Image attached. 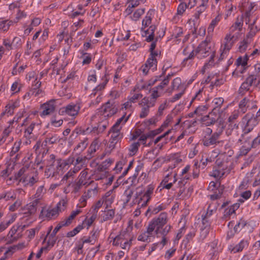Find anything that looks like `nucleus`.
Wrapping results in <instances>:
<instances>
[{
    "label": "nucleus",
    "mask_w": 260,
    "mask_h": 260,
    "mask_svg": "<svg viewBox=\"0 0 260 260\" xmlns=\"http://www.w3.org/2000/svg\"><path fill=\"white\" fill-rule=\"evenodd\" d=\"M197 56L199 59H202L211 54L210 60L205 63L202 69V72L204 74L205 70L214 64V58L215 56V51L214 50L213 45L211 42V37L207 36L206 39L202 41L196 49Z\"/></svg>",
    "instance_id": "1"
},
{
    "label": "nucleus",
    "mask_w": 260,
    "mask_h": 260,
    "mask_svg": "<svg viewBox=\"0 0 260 260\" xmlns=\"http://www.w3.org/2000/svg\"><path fill=\"white\" fill-rule=\"evenodd\" d=\"M67 203V200L66 199H62L57 204L54 208L46 209L45 207H43L41 211V215L49 219L54 218L57 217L59 212L66 209Z\"/></svg>",
    "instance_id": "2"
},
{
    "label": "nucleus",
    "mask_w": 260,
    "mask_h": 260,
    "mask_svg": "<svg viewBox=\"0 0 260 260\" xmlns=\"http://www.w3.org/2000/svg\"><path fill=\"white\" fill-rule=\"evenodd\" d=\"M48 149L43 148V151L40 155H38L35 160L36 166H39L40 169L45 167H53L55 161V155L47 154Z\"/></svg>",
    "instance_id": "3"
},
{
    "label": "nucleus",
    "mask_w": 260,
    "mask_h": 260,
    "mask_svg": "<svg viewBox=\"0 0 260 260\" xmlns=\"http://www.w3.org/2000/svg\"><path fill=\"white\" fill-rule=\"evenodd\" d=\"M242 122L244 124V127L243 131V134L241 137L244 138L247 134L251 132L254 127L257 125L259 120L257 117L255 116L254 114L248 113L242 118Z\"/></svg>",
    "instance_id": "4"
},
{
    "label": "nucleus",
    "mask_w": 260,
    "mask_h": 260,
    "mask_svg": "<svg viewBox=\"0 0 260 260\" xmlns=\"http://www.w3.org/2000/svg\"><path fill=\"white\" fill-rule=\"evenodd\" d=\"M260 83V78L257 74H251L246 78L240 87L238 92L241 96L250 90L252 86H257Z\"/></svg>",
    "instance_id": "5"
},
{
    "label": "nucleus",
    "mask_w": 260,
    "mask_h": 260,
    "mask_svg": "<svg viewBox=\"0 0 260 260\" xmlns=\"http://www.w3.org/2000/svg\"><path fill=\"white\" fill-rule=\"evenodd\" d=\"M225 127V124L222 123L221 121L219 122V126L216 129V132L214 133L211 135L209 136H205L203 139L202 142L204 146H210L214 145H216L219 143V139L223 130Z\"/></svg>",
    "instance_id": "6"
},
{
    "label": "nucleus",
    "mask_w": 260,
    "mask_h": 260,
    "mask_svg": "<svg viewBox=\"0 0 260 260\" xmlns=\"http://www.w3.org/2000/svg\"><path fill=\"white\" fill-rule=\"evenodd\" d=\"M80 108L81 107L79 103H72L60 108L59 114L61 115H67L76 117L78 115Z\"/></svg>",
    "instance_id": "7"
},
{
    "label": "nucleus",
    "mask_w": 260,
    "mask_h": 260,
    "mask_svg": "<svg viewBox=\"0 0 260 260\" xmlns=\"http://www.w3.org/2000/svg\"><path fill=\"white\" fill-rule=\"evenodd\" d=\"M220 121H221L222 123L224 124L223 118L221 115L212 114V112H210L208 115L203 117L201 119L202 124L205 126H210L216 123L218 127L219 126Z\"/></svg>",
    "instance_id": "8"
},
{
    "label": "nucleus",
    "mask_w": 260,
    "mask_h": 260,
    "mask_svg": "<svg viewBox=\"0 0 260 260\" xmlns=\"http://www.w3.org/2000/svg\"><path fill=\"white\" fill-rule=\"evenodd\" d=\"M168 215L166 212L161 213L158 217L153 218L148 223V225L155 231L162 229L167 223Z\"/></svg>",
    "instance_id": "9"
},
{
    "label": "nucleus",
    "mask_w": 260,
    "mask_h": 260,
    "mask_svg": "<svg viewBox=\"0 0 260 260\" xmlns=\"http://www.w3.org/2000/svg\"><path fill=\"white\" fill-rule=\"evenodd\" d=\"M117 105L114 101L109 100L102 108L103 116L109 117L116 114L118 110Z\"/></svg>",
    "instance_id": "10"
},
{
    "label": "nucleus",
    "mask_w": 260,
    "mask_h": 260,
    "mask_svg": "<svg viewBox=\"0 0 260 260\" xmlns=\"http://www.w3.org/2000/svg\"><path fill=\"white\" fill-rule=\"evenodd\" d=\"M154 186L152 184H149L146 188V190L142 197L138 201L139 206L145 207L150 201L153 192Z\"/></svg>",
    "instance_id": "11"
},
{
    "label": "nucleus",
    "mask_w": 260,
    "mask_h": 260,
    "mask_svg": "<svg viewBox=\"0 0 260 260\" xmlns=\"http://www.w3.org/2000/svg\"><path fill=\"white\" fill-rule=\"evenodd\" d=\"M139 105L142 107L140 114V117L141 118L146 117L149 114V109L155 105L154 102L149 101V98L147 97H144Z\"/></svg>",
    "instance_id": "12"
},
{
    "label": "nucleus",
    "mask_w": 260,
    "mask_h": 260,
    "mask_svg": "<svg viewBox=\"0 0 260 260\" xmlns=\"http://www.w3.org/2000/svg\"><path fill=\"white\" fill-rule=\"evenodd\" d=\"M234 36L231 34H228L224 38L223 46H221V50L222 52L220 55V58L223 59L227 53L232 48L234 44L233 39Z\"/></svg>",
    "instance_id": "13"
},
{
    "label": "nucleus",
    "mask_w": 260,
    "mask_h": 260,
    "mask_svg": "<svg viewBox=\"0 0 260 260\" xmlns=\"http://www.w3.org/2000/svg\"><path fill=\"white\" fill-rule=\"evenodd\" d=\"M223 102L224 99L222 98H216L213 99L212 102V110L211 112H212V114L221 115V116L222 117L223 113L226 109L225 108L221 109Z\"/></svg>",
    "instance_id": "14"
},
{
    "label": "nucleus",
    "mask_w": 260,
    "mask_h": 260,
    "mask_svg": "<svg viewBox=\"0 0 260 260\" xmlns=\"http://www.w3.org/2000/svg\"><path fill=\"white\" fill-rule=\"evenodd\" d=\"M55 101L51 100L48 102H46L42 105V108L43 111H42L40 115L47 116L53 113L55 110Z\"/></svg>",
    "instance_id": "15"
},
{
    "label": "nucleus",
    "mask_w": 260,
    "mask_h": 260,
    "mask_svg": "<svg viewBox=\"0 0 260 260\" xmlns=\"http://www.w3.org/2000/svg\"><path fill=\"white\" fill-rule=\"evenodd\" d=\"M242 139H239L238 140V143H240V145H243L241 147L239 150V155H246L249 151L251 150V148H253L252 146V143H251V141L249 140H245L243 142L244 139H245V137Z\"/></svg>",
    "instance_id": "16"
},
{
    "label": "nucleus",
    "mask_w": 260,
    "mask_h": 260,
    "mask_svg": "<svg viewBox=\"0 0 260 260\" xmlns=\"http://www.w3.org/2000/svg\"><path fill=\"white\" fill-rule=\"evenodd\" d=\"M121 129L112 127L109 131L111 134L110 140V147L114 146L123 137L120 133Z\"/></svg>",
    "instance_id": "17"
},
{
    "label": "nucleus",
    "mask_w": 260,
    "mask_h": 260,
    "mask_svg": "<svg viewBox=\"0 0 260 260\" xmlns=\"http://www.w3.org/2000/svg\"><path fill=\"white\" fill-rule=\"evenodd\" d=\"M153 232H154V231L152 228L148 225L146 231L143 232L138 236V240L143 242H150L151 237H153Z\"/></svg>",
    "instance_id": "18"
},
{
    "label": "nucleus",
    "mask_w": 260,
    "mask_h": 260,
    "mask_svg": "<svg viewBox=\"0 0 260 260\" xmlns=\"http://www.w3.org/2000/svg\"><path fill=\"white\" fill-rule=\"evenodd\" d=\"M40 204L39 203L34 200L32 202L26 205L23 209V213L26 216L34 214L37 209V206Z\"/></svg>",
    "instance_id": "19"
},
{
    "label": "nucleus",
    "mask_w": 260,
    "mask_h": 260,
    "mask_svg": "<svg viewBox=\"0 0 260 260\" xmlns=\"http://www.w3.org/2000/svg\"><path fill=\"white\" fill-rule=\"evenodd\" d=\"M130 237L129 234L126 231H122L118 235L114 238L113 241V245L119 246L120 244Z\"/></svg>",
    "instance_id": "20"
},
{
    "label": "nucleus",
    "mask_w": 260,
    "mask_h": 260,
    "mask_svg": "<svg viewBox=\"0 0 260 260\" xmlns=\"http://www.w3.org/2000/svg\"><path fill=\"white\" fill-rule=\"evenodd\" d=\"M154 13L153 10L150 9L148 11L142 22L141 31H143L145 29L146 27H148L151 23L152 18L154 15Z\"/></svg>",
    "instance_id": "21"
},
{
    "label": "nucleus",
    "mask_w": 260,
    "mask_h": 260,
    "mask_svg": "<svg viewBox=\"0 0 260 260\" xmlns=\"http://www.w3.org/2000/svg\"><path fill=\"white\" fill-rule=\"evenodd\" d=\"M248 246V242L246 240H242L238 244L235 246H230L229 248L231 252L236 253L237 252H241L243 249L245 247H247Z\"/></svg>",
    "instance_id": "22"
},
{
    "label": "nucleus",
    "mask_w": 260,
    "mask_h": 260,
    "mask_svg": "<svg viewBox=\"0 0 260 260\" xmlns=\"http://www.w3.org/2000/svg\"><path fill=\"white\" fill-rule=\"evenodd\" d=\"M253 102V98L252 95H250L249 98L245 97L242 100L239 105V108L241 111L244 113L246 111V109L250 107V104L252 103Z\"/></svg>",
    "instance_id": "23"
},
{
    "label": "nucleus",
    "mask_w": 260,
    "mask_h": 260,
    "mask_svg": "<svg viewBox=\"0 0 260 260\" xmlns=\"http://www.w3.org/2000/svg\"><path fill=\"white\" fill-rule=\"evenodd\" d=\"M46 192V190L44 188V185H41L37 189L36 193L34 195V200L41 204L44 196Z\"/></svg>",
    "instance_id": "24"
},
{
    "label": "nucleus",
    "mask_w": 260,
    "mask_h": 260,
    "mask_svg": "<svg viewBox=\"0 0 260 260\" xmlns=\"http://www.w3.org/2000/svg\"><path fill=\"white\" fill-rule=\"evenodd\" d=\"M12 127L8 126L3 131L2 136L0 138V145H3L5 142H6L7 139H9L8 142H11L13 140V138H9V135L12 132Z\"/></svg>",
    "instance_id": "25"
},
{
    "label": "nucleus",
    "mask_w": 260,
    "mask_h": 260,
    "mask_svg": "<svg viewBox=\"0 0 260 260\" xmlns=\"http://www.w3.org/2000/svg\"><path fill=\"white\" fill-rule=\"evenodd\" d=\"M146 0H131L125 10V13L127 15L131 14L133 11V8L137 7L140 3L144 4Z\"/></svg>",
    "instance_id": "26"
},
{
    "label": "nucleus",
    "mask_w": 260,
    "mask_h": 260,
    "mask_svg": "<svg viewBox=\"0 0 260 260\" xmlns=\"http://www.w3.org/2000/svg\"><path fill=\"white\" fill-rule=\"evenodd\" d=\"M102 80L103 81L102 83H100L93 89L90 95L91 96H94L98 92H101L105 88V86L108 81V79H107L106 74H105V75L102 77Z\"/></svg>",
    "instance_id": "27"
},
{
    "label": "nucleus",
    "mask_w": 260,
    "mask_h": 260,
    "mask_svg": "<svg viewBox=\"0 0 260 260\" xmlns=\"http://www.w3.org/2000/svg\"><path fill=\"white\" fill-rule=\"evenodd\" d=\"M36 126H39V124L33 122L31 123L24 131V137L28 140H35L34 135L32 133Z\"/></svg>",
    "instance_id": "28"
},
{
    "label": "nucleus",
    "mask_w": 260,
    "mask_h": 260,
    "mask_svg": "<svg viewBox=\"0 0 260 260\" xmlns=\"http://www.w3.org/2000/svg\"><path fill=\"white\" fill-rule=\"evenodd\" d=\"M240 207L239 203H235L230 206L224 210L223 217L225 218L230 217L231 215L234 214L235 211Z\"/></svg>",
    "instance_id": "29"
},
{
    "label": "nucleus",
    "mask_w": 260,
    "mask_h": 260,
    "mask_svg": "<svg viewBox=\"0 0 260 260\" xmlns=\"http://www.w3.org/2000/svg\"><path fill=\"white\" fill-rule=\"evenodd\" d=\"M160 91L156 86L151 88L149 90L151 94L149 98V101L154 102V104L155 105L157 99L161 95Z\"/></svg>",
    "instance_id": "30"
},
{
    "label": "nucleus",
    "mask_w": 260,
    "mask_h": 260,
    "mask_svg": "<svg viewBox=\"0 0 260 260\" xmlns=\"http://www.w3.org/2000/svg\"><path fill=\"white\" fill-rule=\"evenodd\" d=\"M187 48L186 47L184 49V50L183 51V54L184 55L187 56L183 59V60L182 62V66H184V67H185L186 66V64H187V63L188 61L193 59L194 58L195 56H197L196 49L192 50L191 51V52L190 53H189V54L188 53V52H187Z\"/></svg>",
    "instance_id": "31"
},
{
    "label": "nucleus",
    "mask_w": 260,
    "mask_h": 260,
    "mask_svg": "<svg viewBox=\"0 0 260 260\" xmlns=\"http://www.w3.org/2000/svg\"><path fill=\"white\" fill-rule=\"evenodd\" d=\"M248 60V56L245 55L244 57H239L236 60V64L238 67L241 66L243 68L242 71H240L241 73H243L246 69L247 65V61Z\"/></svg>",
    "instance_id": "32"
},
{
    "label": "nucleus",
    "mask_w": 260,
    "mask_h": 260,
    "mask_svg": "<svg viewBox=\"0 0 260 260\" xmlns=\"http://www.w3.org/2000/svg\"><path fill=\"white\" fill-rule=\"evenodd\" d=\"M239 116V112L237 110H235L228 118V122L230 123L229 126H231L232 129L238 128V125L234 123V121L238 118Z\"/></svg>",
    "instance_id": "33"
},
{
    "label": "nucleus",
    "mask_w": 260,
    "mask_h": 260,
    "mask_svg": "<svg viewBox=\"0 0 260 260\" xmlns=\"http://www.w3.org/2000/svg\"><path fill=\"white\" fill-rule=\"evenodd\" d=\"M253 170H252L251 172L247 174L246 176L243 179V181L239 185V189L243 190L248 187V184L251 181L250 178L252 177L253 174Z\"/></svg>",
    "instance_id": "34"
},
{
    "label": "nucleus",
    "mask_w": 260,
    "mask_h": 260,
    "mask_svg": "<svg viewBox=\"0 0 260 260\" xmlns=\"http://www.w3.org/2000/svg\"><path fill=\"white\" fill-rule=\"evenodd\" d=\"M58 141L59 138L57 135L49 134L43 141V144L44 145V147H46L47 144L52 145L56 143Z\"/></svg>",
    "instance_id": "35"
},
{
    "label": "nucleus",
    "mask_w": 260,
    "mask_h": 260,
    "mask_svg": "<svg viewBox=\"0 0 260 260\" xmlns=\"http://www.w3.org/2000/svg\"><path fill=\"white\" fill-rule=\"evenodd\" d=\"M81 212V210L80 209H77L75 211H73L69 217H68L66 219L62 220V221L64 223V225L68 226L71 224L73 220Z\"/></svg>",
    "instance_id": "36"
},
{
    "label": "nucleus",
    "mask_w": 260,
    "mask_h": 260,
    "mask_svg": "<svg viewBox=\"0 0 260 260\" xmlns=\"http://www.w3.org/2000/svg\"><path fill=\"white\" fill-rule=\"evenodd\" d=\"M208 7V5L201 4L198 6L195 10V12L193 14V17L196 20L199 19L201 15L205 11Z\"/></svg>",
    "instance_id": "37"
},
{
    "label": "nucleus",
    "mask_w": 260,
    "mask_h": 260,
    "mask_svg": "<svg viewBox=\"0 0 260 260\" xmlns=\"http://www.w3.org/2000/svg\"><path fill=\"white\" fill-rule=\"evenodd\" d=\"M243 26V20L237 19L236 22L230 28L229 34H232L236 30L241 31Z\"/></svg>",
    "instance_id": "38"
},
{
    "label": "nucleus",
    "mask_w": 260,
    "mask_h": 260,
    "mask_svg": "<svg viewBox=\"0 0 260 260\" xmlns=\"http://www.w3.org/2000/svg\"><path fill=\"white\" fill-rule=\"evenodd\" d=\"M182 86L181 79L179 77L175 78L171 83V91L169 92H172L173 90H178Z\"/></svg>",
    "instance_id": "39"
},
{
    "label": "nucleus",
    "mask_w": 260,
    "mask_h": 260,
    "mask_svg": "<svg viewBox=\"0 0 260 260\" xmlns=\"http://www.w3.org/2000/svg\"><path fill=\"white\" fill-rule=\"evenodd\" d=\"M225 173V171L222 169L220 167H218L214 169L211 172H210V175L218 179L223 177Z\"/></svg>",
    "instance_id": "40"
},
{
    "label": "nucleus",
    "mask_w": 260,
    "mask_h": 260,
    "mask_svg": "<svg viewBox=\"0 0 260 260\" xmlns=\"http://www.w3.org/2000/svg\"><path fill=\"white\" fill-rule=\"evenodd\" d=\"M114 215L115 211L113 209H109L107 211H105L102 216V222L112 220L113 218Z\"/></svg>",
    "instance_id": "41"
},
{
    "label": "nucleus",
    "mask_w": 260,
    "mask_h": 260,
    "mask_svg": "<svg viewBox=\"0 0 260 260\" xmlns=\"http://www.w3.org/2000/svg\"><path fill=\"white\" fill-rule=\"evenodd\" d=\"M134 193V190L131 188H127L124 192L123 194V200L124 204H127L131 200Z\"/></svg>",
    "instance_id": "42"
},
{
    "label": "nucleus",
    "mask_w": 260,
    "mask_h": 260,
    "mask_svg": "<svg viewBox=\"0 0 260 260\" xmlns=\"http://www.w3.org/2000/svg\"><path fill=\"white\" fill-rule=\"evenodd\" d=\"M12 25L13 22L11 20H2L0 21V30L7 31Z\"/></svg>",
    "instance_id": "43"
},
{
    "label": "nucleus",
    "mask_w": 260,
    "mask_h": 260,
    "mask_svg": "<svg viewBox=\"0 0 260 260\" xmlns=\"http://www.w3.org/2000/svg\"><path fill=\"white\" fill-rule=\"evenodd\" d=\"M123 115L121 117L118 119L116 122V123L112 126L113 127L121 129V126H120V123L123 122V124L125 123L128 120L130 114L126 117H125L126 113L125 112H123Z\"/></svg>",
    "instance_id": "44"
},
{
    "label": "nucleus",
    "mask_w": 260,
    "mask_h": 260,
    "mask_svg": "<svg viewBox=\"0 0 260 260\" xmlns=\"http://www.w3.org/2000/svg\"><path fill=\"white\" fill-rule=\"evenodd\" d=\"M172 226L170 225H167L165 227H163L162 229H158V230H155L154 231V233L157 234H160L162 236L166 237L167 234L169 233Z\"/></svg>",
    "instance_id": "45"
},
{
    "label": "nucleus",
    "mask_w": 260,
    "mask_h": 260,
    "mask_svg": "<svg viewBox=\"0 0 260 260\" xmlns=\"http://www.w3.org/2000/svg\"><path fill=\"white\" fill-rule=\"evenodd\" d=\"M157 62L156 58H152V57H149L145 64H146L149 69H151L152 71H154L156 70Z\"/></svg>",
    "instance_id": "46"
},
{
    "label": "nucleus",
    "mask_w": 260,
    "mask_h": 260,
    "mask_svg": "<svg viewBox=\"0 0 260 260\" xmlns=\"http://www.w3.org/2000/svg\"><path fill=\"white\" fill-rule=\"evenodd\" d=\"M99 147V141L96 139H94L88 148V152L90 153V155H91L92 154L96 152Z\"/></svg>",
    "instance_id": "47"
},
{
    "label": "nucleus",
    "mask_w": 260,
    "mask_h": 260,
    "mask_svg": "<svg viewBox=\"0 0 260 260\" xmlns=\"http://www.w3.org/2000/svg\"><path fill=\"white\" fill-rule=\"evenodd\" d=\"M43 146H44L43 142L42 143L40 141H37L34 146L33 149H34L36 153L37 154V156L38 155H40V156H41V154L43 151V148H45Z\"/></svg>",
    "instance_id": "48"
},
{
    "label": "nucleus",
    "mask_w": 260,
    "mask_h": 260,
    "mask_svg": "<svg viewBox=\"0 0 260 260\" xmlns=\"http://www.w3.org/2000/svg\"><path fill=\"white\" fill-rule=\"evenodd\" d=\"M145 8H141L137 9L131 16V19L134 21H137L140 17L145 13Z\"/></svg>",
    "instance_id": "49"
},
{
    "label": "nucleus",
    "mask_w": 260,
    "mask_h": 260,
    "mask_svg": "<svg viewBox=\"0 0 260 260\" xmlns=\"http://www.w3.org/2000/svg\"><path fill=\"white\" fill-rule=\"evenodd\" d=\"M63 123V120L61 119H57L56 116H53L51 118L50 124L54 127H59Z\"/></svg>",
    "instance_id": "50"
},
{
    "label": "nucleus",
    "mask_w": 260,
    "mask_h": 260,
    "mask_svg": "<svg viewBox=\"0 0 260 260\" xmlns=\"http://www.w3.org/2000/svg\"><path fill=\"white\" fill-rule=\"evenodd\" d=\"M203 90L204 88L202 87L196 92L194 96L192 98L190 104L196 101H200L202 100L203 96Z\"/></svg>",
    "instance_id": "51"
},
{
    "label": "nucleus",
    "mask_w": 260,
    "mask_h": 260,
    "mask_svg": "<svg viewBox=\"0 0 260 260\" xmlns=\"http://www.w3.org/2000/svg\"><path fill=\"white\" fill-rule=\"evenodd\" d=\"M247 224L246 221L240 219L239 222L234 226V230L236 233L240 232Z\"/></svg>",
    "instance_id": "52"
},
{
    "label": "nucleus",
    "mask_w": 260,
    "mask_h": 260,
    "mask_svg": "<svg viewBox=\"0 0 260 260\" xmlns=\"http://www.w3.org/2000/svg\"><path fill=\"white\" fill-rule=\"evenodd\" d=\"M84 184L83 181H81L79 180L77 182H74L72 185V187L73 188L72 192L75 193L78 192Z\"/></svg>",
    "instance_id": "53"
},
{
    "label": "nucleus",
    "mask_w": 260,
    "mask_h": 260,
    "mask_svg": "<svg viewBox=\"0 0 260 260\" xmlns=\"http://www.w3.org/2000/svg\"><path fill=\"white\" fill-rule=\"evenodd\" d=\"M140 146L139 142H135L132 144L129 148L130 155H134L138 151V148Z\"/></svg>",
    "instance_id": "54"
},
{
    "label": "nucleus",
    "mask_w": 260,
    "mask_h": 260,
    "mask_svg": "<svg viewBox=\"0 0 260 260\" xmlns=\"http://www.w3.org/2000/svg\"><path fill=\"white\" fill-rule=\"evenodd\" d=\"M255 158L254 155H251L249 156L247 158L245 159L244 162L242 165V166L241 167V169H243L244 168H246L248 167H249L250 164L253 162Z\"/></svg>",
    "instance_id": "55"
},
{
    "label": "nucleus",
    "mask_w": 260,
    "mask_h": 260,
    "mask_svg": "<svg viewBox=\"0 0 260 260\" xmlns=\"http://www.w3.org/2000/svg\"><path fill=\"white\" fill-rule=\"evenodd\" d=\"M12 42L13 49H18L20 48L22 45V40L18 37H15L13 38Z\"/></svg>",
    "instance_id": "56"
},
{
    "label": "nucleus",
    "mask_w": 260,
    "mask_h": 260,
    "mask_svg": "<svg viewBox=\"0 0 260 260\" xmlns=\"http://www.w3.org/2000/svg\"><path fill=\"white\" fill-rule=\"evenodd\" d=\"M126 160L125 159H122L116 163V165L114 169L116 173L120 172L122 169L123 167L126 164Z\"/></svg>",
    "instance_id": "57"
},
{
    "label": "nucleus",
    "mask_w": 260,
    "mask_h": 260,
    "mask_svg": "<svg viewBox=\"0 0 260 260\" xmlns=\"http://www.w3.org/2000/svg\"><path fill=\"white\" fill-rule=\"evenodd\" d=\"M98 193V185H96L93 188L89 189L87 192H85L83 195H85L87 199L95 196Z\"/></svg>",
    "instance_id": "58"
},
{
    "label": "nucleus",
    "mask_w": 260,
    "mask_h": 260,
    "mask_svg": "<svg viewBox=\"0 0 260 260\" xmlns=\"http://www.w3.org/2000/svg\"><path fill=\"white\" fill-rule=\"evenodd\" d=\"M21 145V141L20 140L16 141L14 143L10 152V154L11 156H13V155H14L15 153L19 151Z\"/></svg>",
    "instance_id": "59"
},
{
    "label": "nucleus",
    "mask_w": 260,
    "mask_h": 260,
    "mask_svg": "<svg viewBox=\"0 0 260 260\" xmlns=\"http://www.w3.org/2000/svg\"><path fill=\"white\" fill-rule=\"evenodd\" d=\"M16 198V194L14 193H11V192H8L4 194H2L0 195V200L4 199L6 201H9L10 200H14Z\"/></svg>",
    "instance_id": "60"
},
{
    "label": "nucleus",
    "mask_w": 260,
    "mask_h": 260,
    "mask_svg": "<svg viewBox=\"0 0 260 260\" xmlns=\"http://www.w3.org/2000/svg\"><path fill=\"white\" fill-rule=\"evenodd\" d=\"M251 196V192L250 190L245 191L241 193L240 197L242 199H239V201L241 203H243L244 200L249 199Z\"/></svg>",
    "instance_id": "61"
},
{
    "label": "nucleus",
    "mask_w": 260,
    "mask_h": 260,
    "mask_svg": "<svg viewBox=\"0 0 260 260\" xmlns=\"http://www.w3.org/2000/svg\"><path fill=\"white\" fill-rule=\"evenodd\" d=\"M164 209V206L162 205H159L154 207H149L147 210V212H150L152 214H156L159 211Z\"/></svg>",
    "instance_id": "62"
},
{
    "label": "nucleus",
    "mask_w": 260,
    "mask_h": 260,
    "mask_svg": "<svg viewBox=\"0 0 260 260\" xmlns=\"http://www.w3.org/2000/svg\"><path fill=\"white\" fill-rule=\"evenodd\" d=\"M132 238L131 237L125 241H124L123 242H122L121 244H120L119 245L120 246V247L123 249H129L131 247V245L132 244Z\"/></svg>",
    "instance_id": "63"
},
{
    "label": "nucleus",
    "mask_w": 260,
    "mask_h": 260,
    "mask_svg": "<svg viewBox=\"0 0 260 260\" xmlns=\"http://www.w3.org/2000/svg\"><path fill=\"white\" fill-rule=\"evenodd\" d=\"M207 109L208 107L206 105L199 106L194 110V113L199 115H202Z\"/></svg>",
    "instance_id": "64"
}]
</instances>
